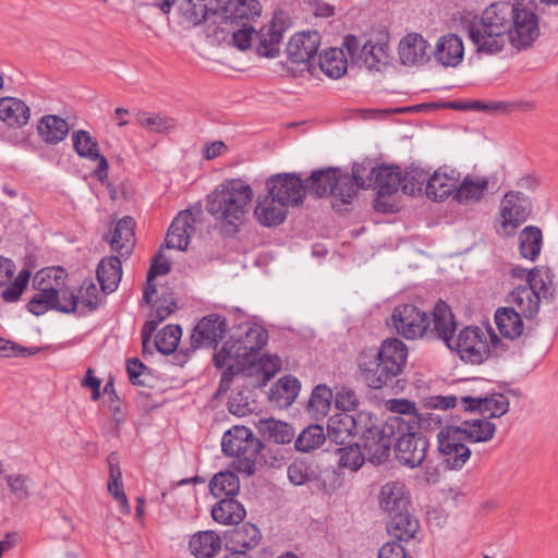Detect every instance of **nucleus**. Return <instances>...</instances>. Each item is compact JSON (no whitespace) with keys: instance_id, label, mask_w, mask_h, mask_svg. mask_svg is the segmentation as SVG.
<instances>
[{"instance_id":"42","label":"nucleus","mask_w":558,"mask_h":558,"mask_svg":"<svg viewBox=\"0 0 558 558\" xmlns=\"http://www.w3.org/2000/svg\"><path fill=\"white\" fill-rule=\"evenodd\" d=\"M318 64L320 70L330 78H340L345 74L348 60L340 48H329L319 54Z\"/></svg>"},{"instance_id":"61","label":"nucleus","mask_w":558,"mask_h":558,"mask_svg":"<svg viewBox=\"0 0 558 558\" xmlns=\"http://www.w3.org/2000/svg\"><path fill=\"white\" fill-rule=\"evenodd\" d=\"M31 272L28 270H22L20 271L19 276L15 278L14 282L5 288L2 291V298L7 302H15L21 296L23 290L27 286V282L29 280Z\"/></svg>"},{"instance_id":"54","label":"nucleus","mask_w":558,"mask_h":558,"mask_svg":"<svg viewBox=\"0 0 558 558\" xmlns=\"http://www.w3.org/2000/svg\"><path fill=\"white\" fill-rule=\"evenodd\" d=\"M418 35L409 34L400 40L398 53L403 65L413 66L417 60Z\"/></svg>"},{"instance_id":"50","label":"nucleus","mask_w":558,"mask_h":558,"mask_svg":"<svg viewBox=\"0 0 558 558\" xmlns=\"http://www.w3.org/2000/svg\"><path fill=\"white\" fill-rule=\"evenodd\" d=\"M182 329L178 325H167L156 336L154 345L162 354L172 353L181 339Z\"/></svg>"},{"instance_id":"48","label":"nucleus","mask_w":558,"mask_h":558,"mask_svg":"<svg viewBox=\"0 0 558 558\" xmlns=\"http://www.w3.org/2000/svg\"><path fill=\"white\" fill-rule=\"evenodd\" d=\"M209 489L216 497L233 498L239 493L240 481L235 473L226 471L216 474L209 483Z\"/></svg>"},{"instance_id":"40","label":"nucleus","mask_w":558,"mask_h":558,"mask_svg":"<svg viewBox=\"0 0 558 558\" xmlns=\"http://www.w3.org/2000/svg\"><path fill=\"white\" fill-rule=\"evenodd\" d=\"M71 296L75 302V312L85 314L95 311L100 303L102 298L95 282L92 280H85L80 287L77 293L71 290Z\"/></svg>"},{"instance_id":"55","label":"nucleus","mask_w":558,"mask_h":558,"mask_svg":"<svg viewBox=\"0 0 558 558\" xmlns=\"http://www.w3.org/2000/svg\"><path fill=\"white\" fill-rule=\"evenodd\" d=\"M339 454L340 465L352 471L359 470L366 461L363 449L357 444L339 449Z\"/></svg>"},{"instance_id":"21","label":"nucleus","mask_w":558,"mask_h":558,"mask_svg":"<svg viewBox=\"0 0 558 558\" xmlns=\"http://www.w3.org/2000/svg\"><path fill=\"white\" fill-rule=\"evenodd\" d=\"M319 45L320 35L317 31L298 33L287 45L288 59L292 63L304 64L310 70L311 61L315 58Z\"/></svg>"},{"instance_id":"51","label":"nucleus","mask_w":558,"mask_h":558,"mask_svg":"<svg viewBox=\"0 0 558 558\" xmlns=\"http://www.w3.org/2000/svg\"><path fill=\"white\" fill-rule=\"evenodd\" d=\"M325 439L326 435L320 425H310L298 436L295 440V449L308 452L323 445Z\"/></svg>"},{"instance_id":"2","label":"nucleus","mask_w":558,"mask_h":558,"mask_svg":"<svg viewBox=\"0 0 558 558\" xmlns=\"http://www.w3.org/2000/svg\"><path fill=\"white\" fill-rule=\"evenodd\" d=\"M511 4L508 1L494 2L480 16L466 14L461 17L462 28L477 53L496 54L508 45L513 13Z\"/></svg>"},{"instance_id":"15","label":"nucleus","mask_w":558,"mask_h":558,"mask_svg":"<svg viewBox=\"0 0 558 558\" xmlns=\"http://www.w3.org/2000/svg\"><path fill=\"white\" fill-rule=\"evenodd\" d=\"M464 441L459 428L452 425L441 427L438 432V451L448 470L459 471L470 460L472 452Z\"/></svg>"},{"instance_id":"33","label":"nucleus","mask_w":558,"mask_h":558,"mask_svg":"<svg viewBox=\"0 0 558 558\" xmlns=\"http://www.w3.org/2000/svg\"><path fill=\"white\" fill-rule=\"evenodd\" d=\"M31 119V108L15 97L0 98V120L9 128L22 129Z\"/></svg>"},{"instance_id":"13","label":"nucleus","mask_w":558,"mask_h":558,"mask_svg":"<svg viewBox=\"0 0 558 558\" xmlns=\"http://www.w3.org/2000/svg\"><path fill=\"white\" fill-rule=\"evenodd\" d=\"M530 214L531 203L523 193H506L500 201L498 233L505 236L512 235Z\"/></svg>"},{"instance_id":"32","label":"nucleus","mask_w":558,"mask_h":558,"mask_svg":"<svg viewBox=\"0 0 558 558\" xmlns=\"http://www.w3.org/2000/svg\"><path fill=\"white\" fill-rule=\"evenodd\" d=\"M135 222L131 217L120 219L113 231L105 235V240L110 244L112 251L118 252L122 257L129 256L135 244Z\"/></svg>"},{"instance_id":"6","label":"nucleus","mask_w":558,"mask_h":558,"mask_svg":"<svg viewBox=\"0 0 558 558\" xmlns=\"http://www.w3.org/2000/svg\"><path fill=\"white\" fill-rule=\"evenodd\" d=\"M253 197L251 185L243 180H225L208 195L207 211L216 219L233 225L250 211Z\"/></svg>"},{"instance_id":"37","label":"nucleus","mask_w":558,"mask_h":558,"mask_svg":"<svg viewBox=\"0 0 558 558\" xmlns=\"http://www.w3.org/2000/svg\"><path fill=\"white\" fill-rule=\"evenodd\" d=\"M121 278L122 267L119 257H105L99 262L97 267V279L102 292L111 293L116 291Z\"/></svg>"},{"instance_id":"26","label":"nucleus","mask_w":558,"mask_h":558,"mask_svg":"<svg viewBox=\"0 0 558 558\" xmlns=\"http://www.w3.org/2000/svg\"><path fill=\"white\" fill-rule=\"evenodd\" d=\"M195 218L191 210L181 211L172 221L167 236L166 246L185 251L190 244V238L195 232Z\"/></svg>"},{"instance_id":"19","label":"nucleus","mask_w":558,"mask_h":558,"mask_svg":"<svg viewBox=\"0 0 558 558\" xmlns=\"http://www.w3.org/2000/svg\"><path fill=\"white\" fill-rule=\"evenodd\" d=\"M398 438L396 441V456L399 462L409 468L418 465L416 457L418 417L411 416L409 420L399 421L397 426Z\"/></svg>"},{"instance_id":"9","label":"nucleus","mask_w":558,"mask_h":558,"mask_svg":"<svg viewBox=\"0 0 558 558\" xmlns=\"http://www.w3.org/2000/svg\"><path fill=\"white\" fill-rule=\"evenodd\" d=\"M488 337L492 343L498 341V337L490 330L483 331L478 327H466L456 338L451 336L446 345L465 363L478 365L490 354Z\"/></svg>"},{"instance_id":"27","label":"nucleus","mask_w":558,"mask_h":558,"mask_svg":"<svg viewBox=\"0 0 558 558\" xmlns=\"http://www.w3.org/2000/svg\"><path fill=\"white\" fill-rule=\"evenodd\" d=\"M258 0H228L220 11V19L230 25H240L254 21L260 15Z\"/></svg>"},{"instance_id":"25","label":"nucleus","mask_w":558,"mask_h":558,"mask_svg":"<svg viewBox=\"0 0 558 558\" xmlns=\"http://www.w3.org/2000/svg\"><path fill=\"white\" fill-rule=\"evenodd\" d=\"M72 141L73 148L78 156L98 161L94 175L104 183L107 179L109 163L106 157L99 154L97 141L84 130L74 132L72 134Z\"/></svg>"},{"instance_id":"20","label":"nucleus","mask_w":558,"mask_h":558,"mask_svg":"<svg viewBox=\"0 0 558 558\" xmlns=\"http://www.w3.org/2000/svg\"><path fill=\"white\" fill-rule=\"evenodd\" d=\"M366 420L369 421L366 413H360L357 416L347 412L337 413L328 420V437L336 444L343 445L352 436L364 433Z\"/></svg>"},{"instance_id":"12","label":"nucleus","mask_w":558,"mask_h":558,"mask_svg":"<svg viewBox=\"0 0 558 558\" xmlns=\"http://www.w3.org/2000/svg\"><path fill=\"white\" fill-rule=\"evenodd\" d=\"M221 448L227 456L239 458V469L251 475L255 472V460L263 445L250 428L234 426L225 433Z\"/></svg>"},{"instance_id":"44","label":"nucleus","mask_w":558,"mask_h":558,"mask_svg":"<svg viewBox=\"0 0 558 558\" xmlns=\"http://www.w3.org/2000/svg\"><path fill=\"white\" fill-rule=\"evenodd\" d=\"M299 391V380L292 376H284L271 387L269 399L279 408H287L293 403Z\"/></svg>"},{"instance_id":"18","label":"nucleus","mask_w":558,"mask_h":558,"mask_svg":"<svg viewBox=\"0 0 558 558\" xmlns=\"http://www.w3.org/2000/svg\"><path fill=\"white\" fill-rule=\"evenodd\" d=\"M289 25L288 15L283 11L274 14L272 20L256 34L258 54L275 58L279 54L283 33Z\"/></svg>"},{"instance_id":"46","label":"nucleus","mask_w":558,"mask_h":558,"mask_svg":"<svg viewBox=\"0 0 558 558\" xmlns=\"http://www.w3.org/2000/svg\"><path fill=\"white\" fill-rule=\"evenodd\" d=\"M171 270L169 259L159 251L153 258L150 268L147 272L146 284L143 291V303L149 304L156 293V286L154 280L157 276L167 275Z\"/></svg>"},{"instance_id":"62","label":"nucleus","mask_w":558,"mask_h":558,"mask_svg":"<svg viewBox=\"0 0 558 558\" xmlns=\"http://www.w3.org/2000/svg\"><path fill=\"white\" fill-rule=\"evenodd\" d=\"M448 514L441 506H427L425 521L432 532L442 529L447 523Z\"/></svg>"},{"instance_id":"52","label":"nucleus","mask_w":558,"mask_h":558,"mask_svg":"<svg viewBox=\"0 0 558 558\" xmlns=\"http://www.w3.org/2000/svg\"><path fill=\"white\" fill-rule=\"evenodd\" d=\"M332 391L326 385H318L314 388L308 405L315 415H326L330 409Z\"/></svg>"},{"instance_id":"35","label":"nucleus","mask_w":558,"mask_h":558,"mask_svg":"<svg viewBox=\"0 0 558 558\" xmlns=\"http://www.w3.org/2000/svg\"><path fill=\"white\" fill-rule=\"evenodd\" d=\"M253 357L241 373L254 376L257 375L258 385H266L280 369L281 359L277 354H264L257 361Z\"/></svg>"},{"instance_id":"17","label":"nucleus","mask_w":558,"mask_h":558,"mask_svg":"<svg viewBox=\"0 0 558 558\" xmlns=\"http://www.w3.org/2000/svg\"><path fill=\"white\" fill-rule=\"evenodd\" d=\"M454 329L453 314L444 301H438L430 313L421 314V338L446 343Z\"/></svg>"},{"instance_id":"4","label":"nucleus","mask_w":558,"mask_h":558,"mask_svg":"<svg viewBox=\"0 0 558 558\" xmlns=\"http://www.w3.org/2000/svg\"><path fill=\"white\" fill-rule=\"evenodd\" d=\"M366 171L367 168L364 165L355 163L353 166L356 192L359 189H373L376 191L375 208L377 210L392 211L393 206L388 204L385 197L395 194L399 187L407 195H414L417 190V171L415 169L407 171L403 178H401L398 167L379 166L372 168L369 174L365 178Z\"/></svg>"},{"instance_id":"39","label":"nucleus","mask_w":558,"mask_h":558,"mask_svg":"<svg viewBox=\"0 0 558 558\" xmlns=\"http://www.w3.org/2000/svg\"><path fill=\"white\" fill-rule=\"evenodd\" d=\"M246 515L242 504L234 498H222L211 509L213 519L221 524H239Z\"/></svg>"},{"instance_id":"63","label":"nucleus","mask_w":558,"mask_h":558,"mask_svg":"<svg viewBox=\"0 0 558 558\" xmlns=\"http://www.w3.org/2000/svg\"><path fill=\"white\" fill-rule=\"evenodd\" d=\"M10 490L17 499L23 500L29 496V478L22 474H10L5 477Z\"/></svg>"},{"instance_id":"58","label":"nucleus","mask_w":558,"mask_h":558,"mask_svg":"<svg viewBox=\"0 0 558 558\" xmlns=\"http://www.w3.org/2000/svg\"><path fill=\"white\" fill-rule=\"evenodd\" d=\"M65 277L66 274L62 268L43 269L37 272V275L34 278V282L37 284L50 282L52 284V288L58 287L59 290H70L69 288L64 287Z\"/></svg>"},{"instance_id":"64","label":"nucleus","mask_w":558,"mask_h":558,"mask_svg":"<svg viewBox=\"0 0 558 558\" xmlns=\"http://www.w3.org/2000/svg\"><path fill=\"white\" fill-rule=\"evenodd\" d=\"M389 409L395 413L402 414L403 416L396 418V427L398 426L399 421H408L409 417L414 416L418 417L416 412V407L414 402L404 400V399H395L389 401Z\"/></svg>"},{"instance_id":"3","label":"nucleus","mask_w":558,"mask_h":558,"mask_svg":"<svg viewBox=\"0 0 558 558\" xmlns=\"http://www.w3.org/2000/svg\"><path fill=\"white\" fill-rule=\"evenodd\" d=\"M408 349L397 339H386L376 351H363L359 356V371L368 387L381 389L402 373Z\"/></svg>"},{"instance_id":"45","label":"nucleus","mask_w":558,"mask_h":558,"mask_svg":"<svg viewBox=\"0 0 558 558\" xmlns=\"http://www.w3.org/2000/svg\"><path fill=\"white\" fill-rule=\"evenodd\" d=\"M521 313L514 308H499L495 314V323L500 333L509 339H514L522 333L523 323Z\"/></svg>"},{"instance_id":"43","label":"nucleus","mask_w":558,"mask_h":558,"mask_svg":"<svg viewBox=\"0 0 558 558\" xmlns=\"http://www.w3.org/2000/svg\"><path fill=\"white\" fill-rule=\"evenodd\" d=\"M134 118L140 126L158 134H168L177 126L175 119L163 113H150L145 110H138L135 112Z\"/></svg>"},{"instance_id":"41","label":"nucleus","mask_w":558,"mask_h":558,"mask_svg":"<svg viewBox=\"0 0 558 558\" xmlns=\"http://www.w3.org/2000/svg\"><path fill=\"white\" fill-rule=\"evenodd\" d=\"M189 547L196 558H213L221 549V539L213 531H204L192 536Z\"/></svg>"},{"instance_id":"11","label":"nucleus","mask_w":558,"mask_h":558,"mask_svg":"<svg viewBox=\"0 0 558 558\" xmlns=\"http://www.w3.org/2000/svg\"><path fill=\"white\" fill-rule=\"evenodd\" d=\"M342 46L352 63L369 71H379L381 65L388 64V46L385 36L365 39V36L347 35Z\"/></svg>"},{"instance_id":"38","label":"nucleus","mask_w":558,"mask_h":558,"mask_svg":"<svg viewBox=\"0 0 558 558\" xmlns=\"http://www.w3.org/2000/svg\"><path fill=\"white\" fill-rule=\"evenodd\" d=\"M460 436L463 440L471 442H486L493 439L496 433V425L487 420L464 421L459 426Z\"/></svg>"},{"instance_id":"34","label":"nucleus","mask_w":558,"mask_h":558,"mask_svg":"<svg viewBox=\"0 0 558 558\" xmlns=\"http://www.w3.org/2000/svg\"><path fill=\"white\" fill-rule=\"evenodd\" d=\"M69 123L56 114H46L38 120L37 133L49 145L62 142L69 134Z\"/></svg>"},{"instance_id":"30","label":"nucleus","mask_w":558,"mask_h":558,"mask_svg":"<svg viewBox=\"0 0 558 558\" xmlns=\"http://www.w3.org/2000/svg\"><path fill=\"white\" fill-rule=\"evenodd\" d=\"M488 186V178L468 174L457 184L453 199L463 206L476 204L485 196Z\"/></svg>"},{"instance_id":"49","label":"nucleus","mask_w":558,"mask_h":558,"mask_svg":"<svg viewBox=\"0 0 558 558\" xmlns=\"http://www.w3.org/2000/svg\"><path fill=\"white\" fill-rule=\"evenodd\" d=\"M175 2L184 20L191 25H198L207 16L211 0H175Z\"/></svg>"},{"instance_id":"29","label":"nucleus","mask_w":558,"mask_h":558,"mask_svg":"<svg viewBox=\"0 0 558 558\" xmlns=\"http://www.w3.org/2000/svg\"><path fill=\"white\" fill-rule=\"evenodd\" d=\"M433 54L442 66H458L464 58V46L461 37L456 34L441 36L435 46Z\"/></svg>"},{"instance_id":"28","label":"nucleus","mask_w":558,"mask_h":558,"mask_svg":"<svg viewBox=\"0 0 558 558\" xmlns=\"http://www.w3.org/2000/svg\"><path fill=\"white\" fill-rule=\"evenodd\" d=\"M225 539L228 550L245 554L259 544L262 534L256 525L246 522L226 532Z\"/></svg>"},{"instance_id":"47","label":"nucleus","mask_w":558,"mask_h":558,"mask_svg":"<svg viewBox=\"0 0 558 558\" xmlns=\"http://www.w3.org/2000/svg\"><path fill=\"white\" fill-rule=\"evenodd\" d=\"M543 235L537 227H525L519 234L520 253L522 257L535 260L542 248Z\"/></svg>"},{"instance_id":"16","label":"nucleus","mask_w":558,"mask_h":558,"mask_svg":"<svg viewBox=\"0 0 558 558\" xmlns=\"http://www.w3.org/2000/svg\"><path fill=\"white\" fill-rule=\"evenodd\" d=\"M75 302L71 296V290L52 288L50 282L38 284L35 294L27 304V308L36 316L43 315L49 310L62 313H74Z\"/></svg>"},{"instance_id":"59","label":"nucleus","mask_w":558,"mask_h":558,"mask_svg":"<svg viewBox=\"0 0 558 558\" xmlns=\"http://www.w3.org/2000/svg\"><path fill=\"white\" fill-rule=\"evenodd\" d=\"M177 308V303L173 298V293L165 292L157 301V305L155 310L150 313L155 320L158 323H162L167 317H169Z\"/></svg>"},{"instance_id":"10","label":"nucleus","mask_w":558,"mask_h":558,"mask_svg":"<svg viewBox=\"0 0 558 558\" xmlns=\"http://www.w3.org/2000/svg\"><path fill=\"white\" fill-rule=\"evenodd\" d=\"M511 5L513 13L508 44L518 50L529 48L541 34L537 5L533 0H515Z\"/></svg>"},{"instance_id":"53","label":"nucleus","mask_w":558,"mask_h":558,"mask_svg":"<svg viewBox=\"0 0 558 558\" xmlns=\"http://www.w3.org/2000/svg\"><path fill=\"white\" fill-rule=\"evenodd\" d=\"M288 477L294 485H304L317 480L314 468L303 460H296L288 466Z\"/></svg>"},{"instance_id":"36","label":"nucleus","mask_w":558,"mask_h":558,"mask_svg":"<svg viewBox=\"0 0 558 558\" xmlns=\"http://www.w3.org/2000/svg\"><path fill=\"white\" fill-rule=\"evenodd\" d=\"M418 322V311L415 305L404 304L395 308L391 324L397 332L407 339H415Z\"/></svg>"},{"instance_id":"5","label":"nucleus","mask_w":558,"mask_h":558,"mask_svg":"<svg viewBox=\"0 0 558 558\" xmlns=\"http://www.w3.org/2000/svg\"><path fill=\"white\" fill-rule=\"evenodd\" d=\"M380 510L389 517L388 533L401 542L414 538L418 531V520L410 515L411 494L407 485L399 481L384 484L379 492Z\"/></svg>"},{"instance_id":"22","label":"nucleus","mask_w":558,"mask_h":558,"mask_svg":"<svg viewBox=\"0 0 558 558\" xmlns=\"http://www.w3.org/2000/svg\"><path fill=\"white\" fill-rule=\"evenodd\" d=\"M459 182V171L446 166L439 167L427 180L425 194L432 201L442 202L449 196L453 197Z\"/></svg>"},{"instance_id":"57","label":"nucleus","mask_w":558,"mask_h":558,"mask_svg":"<svg viewBox=\"0 0 558 558\" xmlns=\"http://www.w3.org/2000/svg\"><path fill=\"white\" fill-rule=\"evenodd\" d=\"M266 427L269 432V437L277 444H289L294 437L292 427L284 422L268 420Z\"/></svg>"},{"instance_id":"56","label":"nucleus","mask_w":558,"mask_h":558,"mask_svg":"<svg viewBox=\"0 0 558 558\" xmlns=\"http://www.w3.org/2000/svg\"><path fill=\"white\" fill-rule=\"evenodd\" d=\"M509 411V400L505 395L494 393L484 396L482 414L489 417H500Z\"/></svg>"},{"instance_id":"8","label":"nucleus","mask_w":558,"mask_h":558,"mask_svg":"<svg viewBox=\"0 0 558 558\" xmlns=\"http://www.w3.org/2000/svg\"><path fill=\"white\" fill-rule=\"evenodd\" d=\"M542 279L530 284H518L508 295V301L526 318L534 317L541 306V299L553 298L551 287L555 274L548 266H539Z\"/></svg>"},{"instance_id":"23","label":"nucleus","mask_w":558,"mask_h":558,"mask_svg":"<svg viewBox=\"0 0 558 558\" xmlns=\"http://www.w3.org/2000/svg\"><path fill=\"white\" fill-rule=\"evenodd\" d=\"M363 452L365 459L373 464L384 463L390 454L391 439L383 430L369 422L365 423Z\"/></svg>"},{"instance_id":"24","label":"nucleus","mask_w":558,"mask_h":558,"mask_svg":"<svg viewBox=\"0 0 558 558\" xmlns=\"http://www.w3.org/2000/svg\"><path fill=\"white\" fill-rule=\"evenodd\" d=\"M227 331V322L219 315H208L195 326L191 344L193 348H208L218 342Z\"/></svg>"},{"instance_id":"7","label":"nucleus","mask_w":558,"mask_h":558,"mask_svg":"<svg viewBox=\"0 0 558 558\" xmlns=\"http://www.w3.org/2000/svg\"><path fill=\"white\" fill-rule=\"evenodd\" d=\"M307 192L318 197L332 195L350 204L356 195L353 173L344 174L339 168L317 169L305 180Z\"/></svg>"},{"instance_id":"14","label":"nucleus","mask_w":558,"mask_h":558,"mask_svg":"<svg viewBox=\"0 0 558 558\" xmlns=\"http://www.w3.org/2000/svg\"><path fill=\"white\" fill-rule=\"evenodd\" d=\"M266 189L288 208L302 205L307 194L305 181L294 172L270 175L266 180Z\"/></svg>"},{"instance_id":"31","label":"nucleus","mask_w":558,"mask_h":558,"mask_svg":"<svg viewBox=\"0 0 558 558\" xmlns=\"http://www.w3.org/2000/svg\"><path fill=\"white\" fill-rule=\"evenodd\" d=\"M254 215L260 225L274 227L284 221L288 215V207L267 192L265 196L257 198Z\"/></svg>"},{"instance_id":"1","label":"nucleus","mask_w":558,"mask_h":558,"mask_svg":"<svg viewBox=\"0 0 558 558\" xmlns=\"http://www.w3.org/2000/svg\"><path fill=\"white\" fill-rule=\"evenodd\" d=\"M268 341L267 330L256 324H242L232 330L229 339L214 355V364L218 368H225L218 392H226L234 378L246 364L266 345Z\"/></svg>"},{"instance_id":"60","label":"nucleus","mask_w":558,"mask_h":558,"mask_svg":"<svg viewBox=\"0 0 558 558\" xmlns=\"http://www.w3.org/2000/svg\"><path fill=\"white\" fill-rule=\"evenodd\" d=\"M336 407L341 412H351L359 405V397L356 392L349 387H341L336 393Z\"/></svg>"}]
</instances>
